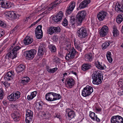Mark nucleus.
<instances>
[{"mask_svg": "<svg viewBox=\"0 0 123 123\" xmlns=\"http://www.w3.org/2000/svg\"><path fill=\"white\" fill-rule=\"evenodd\" d=\"M93 83L98 85L102 82V79H103V76L100 71H95L92 75Z\"/></svg>", "mask_w": 123, "mask_h": 123, "instance_id": "f257e3e1", "label": "nucleus"}, {"mask_svg": "<svg viewBox=\"0 0 123 123\" xmlns=\"http://www.w3.org/2000/svg\"><path fill=\"white\" fill-rule=\"evenodd\" d=\"M86 11L83 10L79 12L76 15L77 25H80L85 20L86 15Z\"/></svg>", "mask_w": 123, "mask_h": 123, "instance_id": "f03ea898", "label": "nucleus"}, {"mask_svg": "<svg viewBox=\"0 0 123 123\" xmlns=\"http://www.w3.org/2000/svg\"><path fill=\"white\" fill-rule=\"evenodd\" d=\"M76 34L78 37L81 39L85 38L88 35L87 30L83 27L79 29L77 31Z\"/></svg>", "mask_w": 123, "mask_h": 123, "instance_id": "7ed1b4c3", "label": "nucleus"}, {"mask_svg": "<svg viewBox=\"0 0 123 123\" xmlns=\"http://www.w3.org/2000/svg\"><path fill=\"white\" fill-rule=\"evenodd\" d=\"M92 87L88 85L84 88L82 91V95L85 97H86L90 95L93 92Z\"/></svg>", "mask_w": 123, "mask_h": 123, "instance_id": "20e7f679", "label": "nucleus"}, {"mask_svg": "<svg viewBox=\"0 0 123 123\" xmlns=\"http://www.w3.org/2000/svg\"><path fill=\"white\" fill-rule=\"evenodd\" d=\"M20 92L19 91L14 92L8 96L7 98L10 101H15L20 97Z\"/></svg>", "mask_w": 123, "mask_h": 123, "instance_id": "39448f33", "label": "nucleus"}, {"mask_svg": "<svg viewBox=\"0 0 123 123\" xmlns=\"http://www.w3.org/2000/svg\"><path fill=\"white\" fill-rule=\"evenodd\" d=\"M77 53L74 48L72 47L69 53L67 54L65 57L66 59L68 61L74 58Z\"/></svg>", "mask_w": 123, "mask_h": 123, "instance_id": "423d86ee", "label": "nucleus"}, {"mask_svg": "<svg viewBox=\"0 0 123 123\" xmlns=\"http://www.w3.org/2000/svg\"><path fill=\"white\" fill-rule=\"evenodd\" d=\"M111 123H123V118L119 115L114 116L111 120Z\"/></svg>", "mask_w": 123, "mask_h": 123, "instance_id": "0eeeda50", "label": "nucleus"}, {"mask_svg": "<svg viewBox=\"0 0 123 123\" xmlns=\"http://www.w3.org/2000/svg\"><path fill=\"white\" fill-rule=\"evenodd\" d=\"M33 118V112L31 110H26V113L25 122L29 123L31 121Z\"/></svg>", "mask_w": 123, "mask_h": 123, "instance_id": "6e6552de", "label": "nucleus"}, {"mask_svg": "<svg viewBox=\"0 0 123 123\" xmlns=\"http://www.w3.org/2000/svg\"><path fill=\"white\" fill-rule=\"evenodd\" d=\"M6 15L7 18L11 20L18 19L19 17L18 14H16L13 12L8 11L6 12Z\"/></svg>", "mask_w": 123, "mask_h": 123, "instance_id": "1a4fd4ad", "label": "nucleus"}, {"mask_svg": "<svg viewBox=\"0 0 123 123\" xmlns=\"http://www.w3.org/2000/svg\"><path fill=\"white\" fill-rule=\"evenodd\" d=\"M63 16V12L62 11H60L57 13V15L54 16L52 18V20L56 23L61 21Z\"/></svg>", "mask_w": 123, "mask_h": 123, "instance_id": "9d476101", "label": "nucleus"}, {"mask_svg": "<svg viewBox=\"0 0 123 123\" xmlns=\"http://www.w3.org/2000/svg\"><path fill=\"white\" fill-rule=\"evenodd\" d=\"M109 31V28L106 25L104 26L102 28L99 30V33L100 36L105 37L106 35Z\"/></svg>", "mask_w": 123, "mask_h": 123, "instance_id": "9b49d317", "label": "nucleus"}, {"mask_svg": "<svg viewBox=\"0 0 123 123\" xmlns=\"http://www.w3.org/2000/svg\"><path fill=\"white\" fill-rule=\"evenodd\" d=\"M107 14L106 12L102 11L98 13L97 17L99 21H102L105 18Z\"/></svg>", "mask_w": 123, "mask_h": 123, "instance_id": "f8f14e48", "label": "nucleus"}, {"mask_svg": "<svg viewBox=\"0 0 123 123\" xmlns=\"http://www.w3.org/2000/svg\"><path fill=\"white\" fill-rule=\"evenodd\" d=\"M11 116L14 121L17 122L20 120L21 115L20 113L18 112L15 111L11 114Z\"/></svg>", "mask_w": 123, "mask_h": 123, "instance_id": "ddd939ff", "label": "nucleus"}, {"mask_svg": "<svg viewBox=\"0 0 123 123\" xmlns=\"http://www.w3.org/2000/svg\"><path fill=\"white\" fill-rule=\"evenodd\" d=\"M0 5L3 8H8L11 7L10 3L3 0H0Z\"/></svg>", "mask_w": 123, "mask_h": 123, "instance_id": "4468645a", "label": "nucleus"}, {"mask_svg": "<svg viewBox=\"0 0 123 123\" xmlns=\"http://www.w3.org/2000/svg\"><path fill=\"white\" fill-rule=\"evenodd\" d=\"M0 5L3 8H8L11 7L10 3L3 0H0Z\"/></svg>", "mask_w": 123, "mask_h": 123, "instance_id": "2eb2a0df", "label": "nucleus"}, {"mask_svg": "<svg viewBox=\"0 0 123 123\" xmlns=\"http://www.w3.org/2000/svg\"><path fill=\"white\" fill-rule=\"evenodd\" d=\"M90 2V0H84L80 3L78 8H79L80 9H83L87 6L88 4Z\"/></svg>", "mask_w": 123, "mask_h": 123, "instance_id": "dca6fc26", "label": "nucleus"}, {"mask_svg": "<svg viewBox=\"0 0 123 123\" xmlns=\"http://www.w3.org/2000/svg\"><path fill=\"white\" fill-rule=\"evenodd\" d=\"M21 48V47L18 46H15L14 48L12 50L10 51L11 52V54H12V55H11V56H12V55H14V57H16L17 56V53L18 52H17V51L20 49Z\"/></svg>", "mask_w": 123, "mask_h": 123, "instance_id": "f3484780", "label": "nucleus"}, {"mask_svg": "<svg viewBox=\"0 0 123 123\" xmlns=\"http://www.w3.org/2000/svg\"><path fill=\"white\" fill-rule=\"evenodd\" d=\"M67 83L70 88H71L74 85L75 81L71 77L67 78L66 80Z\"/></svg>", "mask_w": 123, "mask_h": 123, "instance_id": "a211bd4d", "label": "nucleus"}, {"mask_svg": "<svg viewBox=\"0 0 123 123\" xmlns=\"http://www.w3.org/2000/svg\"><path fill=\"white\" fill-rule=\"evenodd\" d=\"M66 114H68V116L71 118H74L75 114L74 111L71 110L70 109L68 108L66 110Z\"/></svg>", "mask_w": 123, "mask_h": 123, "instance_id": "6ab92c4d", "label": "nucleus"}, {"mask_svg": "<svg viewBox=\"0 0 123 123\" xmlns=\"http://www.w3.org/2000/svg\"><path fill=\"white\" fill-rule=\"evenodd\" d=\"M118 84L119 87L121 88V89L118 92V94L120 96L123 95V80L121 79L119 81Z\"/></svg>", "mask_w": 123, "mask_h": 123, "instance_id": "aec40b11", "label": "nucleus"}, {"mask_svg": "<svg viewBox=\"0 0 123 123\" xmlns=\"http://www.w3.org/2000/svg\"><path fill=\"white\" fill-rule=\"evenodd\" d=\"M33 39L29 36H27L24 39V43L25 45L31 44L33 42Z\"/></svg>", "mask_w": 123, "mask_h": 123, "instance_id": "412c9836", "label": "nucleus"}, {"mask_svg": "<svg viewBox=\"0 0 123 123\" xmlns=\"http://www.w3.org/2000/svg\"><path fill=\"white\" fill-rule=\"evenodd\" d=\"M25 68V66L23 64H21L16 68V72L18 74H19L24 71Z\"/></svg>", "mask_w": 123, "mask_h": 123, "instance_id": "4be33fe9", "label": "nucleus"}, {"mask_svg": "<svg viewBox=\"0 0 123 123\" xmlns=\"http://www.w3.org/2000/svg\"><path fill=\"white\" fill-rule=\"evenodd\" d=\"M45 49L43 45H40L39 47L37 54L39 56H42L44 54L43 50Z\"/></svg>", "mask_w": 123, "mask_h": 123, "instance_id": "5701e85b", "label": "nucleus"}, {"mask_svg": "<svg viewBox=\"0 0 123 123\" xmlns=\"http://www.w3.org/2000/svg\"><path fill=\"white\" fill-rule=\"evenodd\" d=\"M115 9L116 11L118 12H123V5L120 4H116V5L115 6Z\"/></svg>", "mask_w": 123, "mask_h": 123, "instance_id": "b1692460", "label": "nucleus"}, {"mask_svg": "<svg viewBox=\"0 0 123 123\" xmlns=\"http://www.w3.org/2000/svg\"><path fill=\"white\" fill-rule=\"evenodd\" d=\"M30 80V79L29 78L26 77L22 79V80L20 81V83L22 85H26Z\"/></svg>", "mask_w": 123, "mask_h": 123, "instance_id": "393cba45", "label": "nucleus"}, {"mask_svg": "<svg viewBox=\"0 0 123 123\" xmlns=\"http://www.w3.org/2000/svg\"><path fill=\"white\" fill-rule=\"evenodd\" d=\"M92 67L91 64L86 63L83 64L82 69L83 70L85 71L91 69Z\"/></svg>", "mask_w": 123, "mask_h": 123, "instance_id": "a878e982", "label": "nucleus"}, {"mask_svg": "<svg viewBox=\"0 0 123 123\" xmlns=\"http://www.w3.org/2000/svg\"><path fill=\"white\" fill-rule=\"evenodd\" d=\"M61 2V1L60 0L59 2H57V3H51L48 7L47 9L49 11H50L56 7L57 5L60 4Z\"/></svg>", "mask_w": 123, "mask_h": 123, "instance_id": "bb28decb", "label": "nucleus"}, {"mask_svg": "<svg viewBox=\"0 0 123 123\" xmlns=\"http://www.w3.org/2000/svg\"><path fill=\"white\" fill-rule=\"evenodd\" d=\"M36 107L37 109L39 111L42 109L43 105V103L42 101L40 100L39 101L37 100L36 102Z\"/></svg>", "mask_w": 123, "mask_h": 123, "instance_id": "cd10ccee", "label": "nucleus"}, {"mask_svg": "<svg viewBox=\"0 0 123 123\" xmlns=\"http://www.w3.org/2000/svg\"><path fill=\"white\" fill-rule=\"evenodd\" d=\"M92 54L91 53L86 54L85 55V59L86 61L87 62H91L92 59Z\"/></svg>", "mask_w": 123, "mask_h": 123, "instance_id": "c85d7f7f", "label": "nucleus"}, {"mask_svg": "<svg viewBox=\"0 0 123 123\" xmlns=\"http://www.w3.org/2000/svg\"><path fill=\"white\" fill-rule=\"evenodd\" d=\"M12 73V71H10L7 72L5 75V78L8 80H11L12 79L13 75Z\"/></svg>", "mask_w": 123, "mask_h": 123, "instance_id": "c756f323", "label": "nucleus"}, {"mask_svg": "<svg viewBox=\"0 0 123 123\" xmlns=\"http://www.w3.org/2000/svg\"><path fill=\"white\" fill-rule=\"evenodd\" d=\"M52 92H49L46 95V99L49 101H54L53 100V95H52V93H51Z\"/></svg>", "mask_w": 123, "mask_h": 123, "instance_id": "7c9ffc66", "label": "nucleus"}, {"mask_svg": "<svg viewBox=\"0 0 123 123\" xmlns=\"http://www.w3.org/2000/svg\"><path fill=\"white\" fill-rule=\"evenodd\" d=\"M48 48L51 53H54L56 51L55 46L53 44H50L48 46Z\"/></svg>", "mask_w": 123, "mask_h": 123, "instance_id": "2f4dec72", "label": "nucleus"}, {"mask_svg": "<svg viewBox=\"0 0 123 123\" xmlns=\"http://www.w3.org/2000/svg\"><path fill=\"white\" fill-rule=\"evenodd\" d=\"M51 93H52V95H53V100L54 101L59 99L61 98L60 95L59 94L55 93L53 92Z\"/></svg>", "mask_w": 123, "mask_h": 123, "instance_id": "473e14b6", "label": "nucleus"}, {"mask_svg": "<svg viewBox=\"0 0 123 123\" xmlns=\"http://www.w3.org/2000/svg\"><path fill=\"white\" fill-rule=\"evenodd\" d=\"M123 20V14L118 15L116 18V21L118 23H120Z\"/></svg>", "mask_w": 123, "mask_h": 123, "instance_id": "72a5a7b5", "label": "nucleus"}, {"mask_svg": "<svg viewBox=\"0 0 123 123\" xmlns=\"http://www.w3.org/2000/svg\"><path fill=\"white\" fill-rule=\"evenodd\" d=\"M25 55L26 56V59H32L34 57L30 53L29 50L26 51L25 53Z\"/></svg>", "mask_w": 123, "mask_h": 123, "instance_id": "f704fd0d", "label": "nucleus"}, {"mask_svg": "<svg viewBox=\"0 0 123 123\" xmlns=\"http://www.w3.org/2000/svg\"><path fill=\"white\" fill-rule=\"evenodd\" d=\"M111 43L112 42L111 41H106L102 45V49H105L108 47Z\"/></svg>", "mask_w": 123, "mask_h": 123, "instance_id": "c9c22d12", "label": "nucleus"}, {"mask_svg": "<svg viewBox=\"0 0 123 123\" xmlns=\"http://www.w3.org/2000/svg\"><path fill=\"white\" fill-rule=\"evenodd\" d=\"M113 36L115 37H117L119 35V31L117 29L115 26H113Z\"/></svg>", "mask_w": 123, "mask_h": 123, "instance_id": "e433bc0d", "label": "nucleus"}, {"mask_svg": "<svg viewBox=\"0 0 123 123\" xmlns=\"http://www.w3.org/2000/svg\"><path fill=\"white\" fill-rule=\"evenodd\" d=\"M54 26H51L49 27L47 30L48 33L50 35H52L53 33H55L54 31Z\"/></svg>", "mask_w": 123, "mask_h": 123, "instance_id": "4c0bfd02", "label": "nucleus"}, {"mask_svg": "<svg viewBox=\"0 0 123 123\" xmlns=\"http://www.w3.org/2000/svg\"><path fill=\"white\" fill-rule=\"evenodd\" d=\"M111 53L110 52H107L106 55V57L107 59L110 63H111L112 61V59L111 56Z\"/></svg>", "mask_w": 123, "mask_h": 123, "instance_id": "58836bf2", "label": "nucleus"}, {"mask_svg": "<svg viewBox=\"0 0 123 123\" xmlns=\"http://www.w3.org/2000/svg\"><path fill=\"white\" fill-rule=\"evenodd\" d=\"M74 45L75 46V48L77 49L78 50L81 52V48L80 47V44L78 42L76 43L74 41Z\"/></svg>", "mask_w": 123, "mask_h": 123, "instance_id": "ea45409f", "label": "nucleus"}, {"mask_svg": "<svg viewBox=\"0 0 123 123\" xmlns=\"http://www.w3.org/2000/svg\"><path fill=\"white\" fill-rule=\"evenodd\" d=\"M70 22L71 23L72 26H74V25L76 23V21L74 17L73 16L70 17Z\"/></svg>", "mask_w": 123, "mask_h": 123, "instance_id": "a19ab883", "label": "nucleus"}, {"mask_svg": "<svg viewBox=\"0 0 123 123\" xmlns=\"http://www.w3.org/2000/svg\"><path fill=\"white\" fill-rule=\"evenodd\" d=\"M11 52L10 51V52L9 53L6 54L5 56V59H8L9 57H10L12 59H13L14 58H15V57H14V55H12V56H11V55H12V54H11Z\"/></svg>", "mask_w": 123, "mask_h": 123, "instance_id": "79ce46f5", "label": "nucleus"}, {"mask_svg": "<svg viewBox=\"0 0 123 123\" xmlns=\"http://www.w3.org/2000/svg\"><path fill=\"white\" fill-rule=\"evenodd\" d=\"M54 30L55 33L56 34L59 33L61 31V29L59 26H54Z\"/></svg>", "mask_w": 123, "mask_h": 123, "instance_id": "37998d69", "label": "nucleus"}, {"mask_svg": "<svg viewBox=\"0 0 123 123\" xmlns=\"http://www.w3.org/2000/svg\"><path fill=\"white\" fill-rule=\"evenodd\" d=\"M89 115L92 119L93 120H95V118L96 116H95V113L94 112L90 111V112Z\"/></svg>", "mask_w": 123, "mask_h": 123, "instance_id": "c03bdc74", "label": "nucleus"}, {"mask_svg": "<svg viewBox=\"0 0 123 123\" xmlns=\"http://www.w3.org/2000/svg\"><path fill=\"white\" fill-rule=\"evenodd\" d=\"M96 67L98 69L101 70H103L104 69V67L103 66H102L100 64L99 62H98L97 64L96 65Z\"/></svg>", "mask_w": 123, "mask_h": 123, "instance_id": "a18cd8bd", "label": "nucleus"}, {"mask_svg": "<svg viewBox=\"0 0 123 123\" xmlns=\"http://www.w3.org/2000/svg\"><path fill=\"white\" fill-rule=\"evenodd\" d=\"M29 50L30 52V53L31 54V55H32V56H33V57H34L35 55H36L37 53L36 50L34 49H32Z\"/></svg>", "mask_w": 123, "mask_h": 123, "instance_id": "49530a36", "label": "nucleus"}, {"mask_svg": "<svg viewBox=\"0 0 123 123\" xmlns=\"http://www.w3.org/2000/svg\"><path fill=\"white\" fill-rule=\"evenodd\" d=\"M62 25L65 26H67L68 25V21L66 18H64L62 21Z\"/></svg>", "mask_w": 123, "mask_h": 123, "instance_id": "de8ad7c7", "label": "nucleus"}, {"mask_svg": "<svg viewBox=\"0 0 123 123\" xmlns=\"http://www.w3.org/2000/svg\"><path fill=\"white\" fill-rule=\"evenodd\" d=\"M36 37L37 39H40L43 37V33H35Z\"/></svg>", "mask_w": 123, "mask_h": 123, "instance_id": "09e8293b", "label": "nucleus"}, {"mask_svg": "<svg viewBox=\"0 0 123 123\" xmlns=\"http://www.w3.org/2000/svg\"><path fill=\"white\" fill-rule=\"evenodd\" d=\"M4 92L2 89H0V99H2L4 96Z\"/></svg>", "mask_w": 123, "mask_h": 123, "instance_id": "8fccbe9b", "label": "nucleus"}, {"mask_svg": "<svg viewBox=\"0 0 123 123\" xmlns=\"http://www.w3.org/2000/svg\"><path fill=\"white\" fill-rule=\"evenodd\" d=\"M58 37L57 35L53 36L52 37V39L54 42H56L58 40Z\"/></svg>", "mask_w": 123, "mask_h": 123, "instance_id": "3c124183", "label": "nucleus"}, {"mask_svg": "<svg viewBox=\"0 0 123 123\" xmlns=\"http://www.w3.org/2000/svg\"><path fill=\"white\" fill-rule=\"evenodd\" d=\"M0 26L3 27H6V25L5 23H4V22L0 20Z\"/></svg>", "mask_w": 123, "mask_h": 123, "instance_id": "603ef678", "label": "nucleus"}, {"mask_svg": "<svg viewBox=\"0 0 123 123\" xmlns=\"http://www.w3.org/2000/svg\"><path fill=\"white\" fill-rule=\"evenodd\" d=\"M35 33H43L42 30H40L39 28H36L35 31Z\"/></svg>", "mask_w": 123, "mask_h": 123, "instance_id": "864d4df0", "label": "nucleus"}, {"mask_svg": "<svg viewBox=\"0 0 123 123\" xmlns=\"http://www.w3.org/2000/svg\"><path fill=\"white\" fill-rule=\"evenodd\" d=\"M3 84L6 87H8L10 86V84L7 82H5L3 83Z\"/></svg>", "mask_w": 123, "mask_h": 123, "instance_id": "5fc2aeb1", "label": "nucleus"}, {"mask_svg": "<svg viewBox=\"0 0 123 123\" xmlns=\"http://www.w3.org/2000/svg\"><path fill=\"white\" fill-rule=\"evenodd\" d=\"M37 93V92L35 91L32 92L31 94V95L32 96V98H34L36 95Z\"/></svg>", "mask_w": 123, "mask_h": 123, "instance_id": "6e6d98bb", "label": "nucleus"}, {"mask_svg": "<svg viewBox=\"0 0 123 123\" xmlns=\"http://www.w3.org/2000/svg\"><path fill=\"white\" fill-rule=\"evenodd\" d=\"M37 93V92L35 91L32 92L31 94V95L32 96V98H34L36 95Z\"/></svg>", "mask_w": 123, "mask_h": 123, "instance_id": "4d7b16f0", "label": "nucleus"}, {"mask_svg": "<svg viewBox=\"0 0 123 123\" xmlns=\"http://www.w3.org/2000/svg\"><path fill=\"white\" fill-rule=\"evenodd\" d=\"M4 35V31L0 29V38Z\"/></svg>", "mask_w": 123, "mask_h": 123, "instance_id": "13d9d810", "label": "nucleus"}, {"mask_svg": "<svg viewBox=\"0 0 123 123\" xmlns=\"http://www.w3.org/2000/svg\"><path fill=\"white\" fill-rule=\"evenodd\" d=\"M32 96L31 95V94L30 95H29L27 96V98L29 100H30L34 98H32Z\"/></svg>", "mask_w": 123, "mask_h": 123, "instance_id": "bf43d9fd", "label": "nucleus"}, {"mask_svg": "<svg viewBox=\"0 0 123 123\" xmlns=\"http://www.w3.org/2000/svg\"><path fill=\"white\" fill-rule=\"evenodd\" d=\"M75 5V3L74 1H72L71 2V4L69 6H72L73 8H74Z\"/></svg>", "mask_w": 123, "mask_h": 123, "instance_id": "052dcab7", "label": "nucleus"}, {"mask_svg": "<svg viewBox=\"0 0 123 123\" xmlns=\"http://www.w3.org/2000/svg\"><path fill=\"white\" fill-rule=\"evenodd\" d=\"M72 11L69 8H68L66 11V14H70L72 12Z\"/></svg>", "mask_w": 123, "mask_h": 123, "instance_id": "680f3d73", "label": "nucleus"}, {"mask_svg": "<svg viewBox=\"0 0 123 123\" xmlns=\"http://www.w3.org/2000/svg\"><path fill=\"white\" fill-rule=\"evenodd\" d=\"M60 59L58 57H56L55 59V62L56 63L58 62L60 63Z\"/></svg>", "mask_w": 123, "mask_h": 123, "instance_id": "e2e57ef3", "label": "nucleus"}, {"mask_svg": "<svg viewBox=\"0 0 123 123\" xmlns=\"http://www.w3.org/2000/svg\"><path fill=\"white\" fill-rule=\"evenodd\" d=\"M67 48H66V49L67 50H68L71 48V46L70 44H67L66 45Z\"/></svg>", "mask_w": 123, "mask_h": 123, "instance_id": "0e129e2a", "label": "nucleus"}, {"mask_svg": "<svg viewBox=\"0 0 123 123\" xmlns=\"http://www.w3.org/2000/svg\"><path fill=\"white\" fill-rule=\"evenodd\" d=\"M61 115L59 114H55V115L54 116V117H57V118H59L60 120L61 118Z\"/></svg>", "mask_w": 123, "mask_h": 123, "instance_id": "69168bd1", "label": "nucleus"}, {"mask_svg": "<svg viewBox=\"0 0 123 123\" xmlns=\"http://www.w3.org/2000/svg\"><path fill=\"white\" fill-rule=\"evenodd\" d=\"M18 26H16L11 31L12 33H13V32H14L16 31L18 27Z\"/></svg>", "mask_w": 123, "mask_h": 123, "instance_id": "338daca9", "label": "nucleus"}, {"mask_svg": "<svg viewBox=\"0 0 123 123\" xmlns=\"http://www.w3.org/2000/svg\"><path fill=\"white\" fill-rule=\"evenodd\" d=\"M48 112H46V113H43V115L45 117H46L48 115Z\"/></svg>", "mask_w": 123, "mask_h": 123, "instance_id": "774afa93", "label": "nucleus"}]
</instances>
